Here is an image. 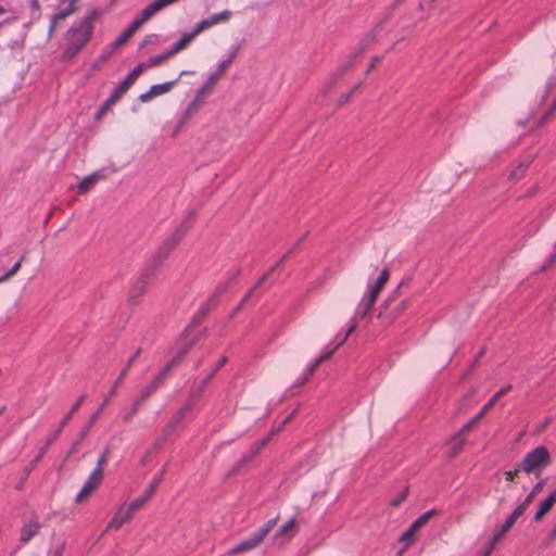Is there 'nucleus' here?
Segmentation results:
<instances>
[{
	"label": "nucleus",
	"mask_w": 556,
	"mask_h": 556,
	"mask_svg": "<svg viewBox=\"0 0 556 556\" xmlns=\"http://www.w3.org/2000/svg\"><path fill=\"white\" fill-rule=\"evenodd\" d=\"M93 16L91 13L88 16L75 22L66 33L65 48L62 54L63 60L74 58L90 40L93 33Z\"/></svg>",
	"instance_id": "obj_1"
},
{
	"label": "nucleus",
	"mask_w": 556,
	"mask_h": 556,
	"mask_svg": "<svg viewBox=\"0 0 556 556\" xmlns=\"http://www.w3.org/2000/svg\"><path fill=\"white\" fill-rule=\"evenodd\" d=\"M140 352H141V350L138 349L135 352V354L128 359V362L126 363L125 367L121 371L118 378L116 379V381L114 382L113 387L111 388L108 396L104 399V401H102V404L99 406L97 412L90 417V419H89L88 424L85 426V428L80 431V433L78 435V439L73 443L72 447L70 448V451H68V453L66 455V458H68L72 454H74L77 451V448L79 447L81 442L88 435L89 430L91 429V427L94 425V422L97 421L99 416L104 410V408H105L106 404L109 403L111 396H113L115 394L118 384L125 378V376L127 375V372H128L129 368L131 367L134 361L139 356Z\"/></svg>",
	"instance_id": "obj_2"
},
{
	"label": "nucleus",
	"mask_w": 556,
	"mask_h": 556,
	"mask_svg": "<svg viewBox=\"0 0 556 556\" xmlns=\"http://www.w3.org/2000/svg\"><path fill=\"white\" fill-rule=\"evenodd\" d=\"M551 464V454L545 446H536L527 453L519 463V468L530 475L540 477L542 471Z\"/></svg>",
	"instance_id": "obj_3"
},
{
	"label": "nucleus",
	"mask_w": 556,
	"mask_h": 556,
	"mask_svg": "<svg viewBox=\"0 0 556 556\" xmlns=\"http://www.w3.org/2000/svg\"><path fill=\"white\" fill-rule=\"evenodd\" d=\"M389 278L390 271L388 268H384L376 279V281L369 287L368 292L364 295L358 306V313L363 317L366 316L371 311L379 293L388 282Z\"/></svg>",
	"instance_id": "obj_4"
},
{
	"label": "nucleus",
	"mask_w": 556,
	"mask_h": 556,
	"mask_svg": "<svg viewBox=\"0 0 556 556\" xmlns=\"http://www.w3.org/2000/svg\"><path fill=\"white\" fill-rule=\"evenodd\" d=\"M187 231V226L182 223L168 238H166L160 245L156 254L151 260V265L156 268L170 254V252L178 245Z\"/></svg>",
	"instance_id": "obj_5"
},
{
	"label": "nucleus",
	"mask_w": 556,
	"mask_h": 556,
	"mask_svg": "<svg viewBox=\"0 0 556 556\" xmlns=\"http://www.w3.org/2000/svg\"><path fill=\"white\" fill-rule=\"evenodd\" d=\"M278 517L268 520L261 529L254 532L248 539L241 541L239 544L230 549L231 554L244 553L255 548L264 540V538L275 528Z\"/></svg>",
	"instance_id": "obj_6"
},
{
	"label": "nucleus",
	"mask_w": 556,
	"mask_h": 556,
	"mask_svg": "<svg viewBox=\"0 0 556 556\" xmlns=\"http://www.w3.org/2000/svg\"><path fill=\"white\" fill-rule=\"evenodd\" d=\"M178 1L179 0H154L141 11L139 16H137L128 27L137 31L142 24L149 21L157 12Z\"/></svg>",
	"instance_id": "obj_7"
},
{
	"label": "nucleus",
	"mask_w": 556,
	"mask_h": 556,
	"mask_svg": "<svg viewBox=\"0 0 556 556\" xmlns=\"http://www.w3.org/2000/svg\"><path fill=\"white\" fill-rule=\"evenodd\" d=\"M142 74V66H136L128 76L121 83V85L113 90L109 99L106 100L103 110L113 105L136 81V79Z\"/></svg>",
	"instance_id": "obj_8"
},
{
	"label": "nucleus",
	"mask_w": 556,
	"mask_h": 556,
	"mask_svg": "<svg viewBox=\"0 0 556 556\" xmlns=\"http://www.w3.org/2000/svg\"><path fill=\"white\" fill-rule=\"evenodd\" d=\"M86 399V395H81L77 402L72 406V408L70 409V412L64 416V418L62 419V421L60 422L58 429L55 431H53L50 437L47 439V442L45 444L43 447H41L36 460L40 459L45 453L47 452V450L49 448V446L54 442V440H56V438L59 437V434L62 432V430L64 429V427L70 422V420L72 419L73 415L79 409L81 403L85 401Z\"/></svg>",
	"instance_id": "obj_9"
},
{
	"label": "nucleus",
	"mask_w": 556,
	"mask_h": 556,
	"mask_svg": "<svg viewBox=\"0 0 556 556\" xmlns=\"http://www.w3.org/2000/svg\"><path fill=\"white\" fill-rule=\"evenodd\" d=\"M103 480V472L99 470H92L87 480L85 481L83 488L77 493L75 502L81 503L87 500L101 484Z\"/></svg>",
	"instance_id": "obj_10"
},
{
	"label": "nucleus",
	"mask_w": 556,
	"mask_h": 556,
	"mask_svg": "<svg viewBox=\"0 0 556 556\" xmlns=\"http://www.w3.org/2000/svg\"><path fill=\"white\" fill-rule=\"evenodd\" d=\"M511 389V386H506L502 389H500L490 400L489 402L482 407V409L472 417L467 424L463 426V431H469L497 402L498 399L504 396L509 390Z\"/></svg>",
	"instance_id": "obj_11"
},
{
	"label": "nucleus",
	"mask_w": 556,
	"mask_h": 556,
	"mask_svg": "<svg viewBox=\"0 0 556 556\" xmlns=\"http://www.w3.org/2000/svg\"><path fill=\"white\" fill-rule=\"evenodd\" d=\"M298 533L295 518H290L286 521L274 535V543L277 545H283L292 540Z\"/></svg>",
	"instance_id": "obj_12"
},
{
	"label": "nucleus",
	"mask_w": 556,
	"mask_h": 556,
	"mask_svg": "<svg viewBox=\"0 0 556 556\" xmlns=\"http://www.w3.org/2000/svg\"><path fill=\"white\" fill-rule=\"evenodd\" d=\"M231 16H232V13L229 10H224L222 12L215 13V14L211 15L210 17L200 21L195 25V33H202L217 24L226 23L231 18Z\"/></svg>",
	"instance_id": "obj_13"
},
{
	"label": "nucleus",
	"mask_w": 556,
	"mask_h": 556,
	"mask_svg": "<svg viewBox=\"0 0 556 556\" xmlns=\"http://www.w3.org/2000/svg\"><path fill=\"white\" fill-rule=\"evenodd\" d=\"M132 517L134 514L130 513V510L126 507V504L121 505L114 514L113 518L108 523L105 532L111 530L117 531L124 523L130 521Z\"/></svg>",
	"instance_id": "obj_14"
},
{
	"label": "nucleus",
	"mask_w": 556,
	"mask_h": 556,
	"mask_svg": "<svg viewBox=\"0 0 556 556\" xmlns=\"http://www.w3.org/2000/svg\"><path fill=\"white\" fill-rule=\"evenodd\" d=\"M178 79L179 77L173 81L151 86L147 92L140 94L139 100L141 102H148L154 97L167 93L177 84Z\"/></svg>",
	"instance_id": "obj_15"
},
{
	"label": "nucleus",
	"mask_w": 556,
	"mask_h": 556,
	"mask_svg": "<svg viewBox=\"0 0 556 556\" xmlns=\"http://www.w3.org/2000/svg\"><path fill=\"white\" fill-rule=\"evenodd\" d=\"M190 346L185 348L181 350L177 355L168 362L164 368L152 379L157 386H162L168 374L170 372L172 368L176 363H178L188 352Z\"/></svg>",
	"instance_id": "obj_16"
},
{
	"label": "nucleus",
	"mask_w": 556,
	"mask_h": 556,
	"mask_svg": "<svg viewBox=\"0 0 556 556\" xmlns=\"http://www.w3.org/2000/svg\"><path fill=\"white\" fill-rule=\"evenodd\" d=\"M529 505L530 504L528 503V501L523 500L522 503H520L515 508V510L507 517V519L504 521V523L500 527V528H502V533H507L511 529V527L515 525L517 519L525 514V511L527 510Z\"/></svg>",
	"instance_id": "obj_17"
},
{
	"label": "nucleus",
	"mask_w": 556,
	"mask_h": 556,
	"mask_svg": "<svg viewBox=\"0 0 556 556\" xmlns=\"http://www.w3.org/2000/svg\"><path fill=\"white\" fill-rule=\"evenodd\" d=\"M556 503V489L539 504L534 520L540 521L553 508Z\"/></svg>",
	"instance_id": "obj_18"
},
{
	"label": "nucleus",
	"mask_w": 556,
	"mask_h": 556,
	"mask_svg": "<svg viewBox=\"0 0 556 556\" xmlns=\"http://www.w3.org/2000/svg\"><path fill=\"white\" fill-rule=\"evenodd\" d=\"M200 33H195V27L189 33H185L168 50V54L175 55L184 50Z\"/></svg>",
	"instance_id": "obj_19"
},
{
	"label": "nucleus",
	"mask_w": 556,
	"mask_h": 556,
	"mask_svg": "<svg viewBox=\"0 0 556 556\" xmlns=\"http://www.w3.org/2000/svg\"><path fill=\"white\" fill-rule=\"evenodd\" d=\"M372 41V37L371 36H368L367 38H365L362 42H361V47L357 51H355L354 53H352L349 59L346 60V62L344 64H342L341 66H339L338 68L339 70H343V74L348 73L353 66H354V62L355 60L363 53V51L365 50V48Z\"/></svg>",
	"instance_id": "obj_20"
},
{
	"label": "nucleus",
	"mask_w": 556,
	"mask_h": 556,
	"mask_svg": "<svg viewBox=\"0 0 556 556\" xmlns=\"http://www.w3.org/2000/svg\"><path fill=\"white\" fill-rule=\"evenodd\" d=\"M467 431H463V427L460 430L454 434L450 442L447 443L448 446V454L451 457H454L458 454V452L462 450L463 445L465 444L464 435Z\"/></svg>",
	"instance_id": "obj_21"
},
{
	"label": "nucleus",
	"mask_w": 556,
	"mask_h": 556,
	"mask_svg": "<svg viewBox=\"0 0 556 556\" xmlns=\"http://www.w3.org/2000/svg\"><path fill=\"white\" fill-rule=\"evenodd\" d=\"M39 523L37 521H30L23 526L21 529L20 541L22 543L29 542L39 531Z\"/></svg>",
	"instance_id": "obj_22"
},
{
	"label": "nucleus",
	"mask_w": 556,
	"mask_h": 556,
	"mask_svg": "<svg viewBox=\"0 0 556 556\" xmlns=\"http://www.w3.org/2000/svg\"><path fill=\"white\" fill-rule=\"evenodd\" d=\"M290 252L291 251H289L287 254H285L274 267H271L267 273H265L260 278V280L256 282V285L245 294V296L243 298V300L241 301V303L239 304L237 309H240L242 307L243 303L252 295L254 290L256 288H258L271 275V273L275 270V268L277 266H279L280 264H282L287 260V257L289 256Z\"/></svg>",
	"instance_id": "obj_23"
},
{
	"label": "nucleus",
	"mask_w": 556,
	"mask_h": 556,
	"mask_svg": "<svg viewBox=\"0 0 556 556\" xmlns=\"http://www.w3.org/2000/svg\"><path fill=\"white\" fill-rule=\"evenodd\" d=\"M290 252L291 251H289L287 254H285L274 267H271L267 273H265L260 278V280L256 282V285L245 294V296L243 298V300L241 301V303L239 304L237 309H240L242 307L243 303L252 295L254 290L256 288H258L271 275V273L275 270V268L277 266H279L280 264H282L287 260V257L289 256Z\"/></svg>",
	"instance_id": "obj_24"
},
{
	"label": "nucleus",
	"mask_w": 556,
	"mask_h": 556,
	"mask_svg": "<svg viewBox=\"0 0 556 556\" xmlns=\"http://www.w3.org/2000/svg\"><path fill=\"white\" fill-rule=\"evenodd\" d=\"M290 252L291 251H289L287 254H285L274 267H271L267 273H265L260 278V280L256 282V285L245 294V296L243 298V300L241 301V303L239 304L237 309H240L242 307L243 303L252 295L254 290L256 288H258L271 275V273L275 270V268L277 266H279L280 264H282L287 260V257L289 256Z\"/></svg>",
	"instance_id": "obj_25"
},
{
	"label": "nucleus",
	"mask_w": 556,
	"mask_h": 556,
	"mask_svg": "<svg viewBox=\"0 0 556 556\" xmlns=\"http://www.w3.org/2000/svg\"><path fill=\"white\" fill-rule=\"evenodd\" d=\"M78 0H60V9L56 14V18H66L76 11V4Z\"/></svg>",
	"instance_id": "obj_26"
},
{
	"label": "nucleus",
	"mask_w": 556,
	"mask_h": 556,
	"mask_svg": "<svg viewBox=\"0 0 556 556\" xmlns=\"http://www.w3.org/2000/svg\"><path fill=\"white\" fill-rule=\"evenodd\" d=\"M194 401L195 400L190 396V400L188 401V403L176 413V415L174 416V418L172 419V421L169 422V425L167 427V434L170 431H173L174 428L176 427V425H178L185 418V416L191 409Z\"/></svg>",
	"instance_id": "obj_27"
},
{
	"label": "nucleus",
	"mask_w": 556,
	"mask_h": 556,
	"mask_svg": "<svg viewBox=\"0 0 556 556\" xmlns=\"http://www.w3.org/2000/svg\"><path fill=\"white\" fill-rule=\"evenodd\" d=\"M173 55L168 54V51H166L163 54L155 55L153 58H150L146 62L139 63L137 66H142V72H143L146 68L155 67V66H159V65L165 63Z\"/></svg>",
	"instance_id": "obj_28"
},
{
	"label": "nucleus",
	"mask_w": 556,
	"mask_h": 556,
	"mask_svg": "<svg viewBox=\"0 0 556 556\" xmlns=\"http://www.w3.org/2000/svg\"><path fill=\"white\" fill-rule=\"evenodd\" d=\"M160 388L153 380L147 384L134 400L140 406Z\"/></svg>",
	"instance_id": "obj_29"
},
{
	"label": "nucleus",
	"mask_w": 556,
	"mask_h": 556,
	"mask_svg": "<svg viewBox=\"0 0 556 556\" xmlns=\"http://www.w3.org/2000/svg\"><path fill=\"white\" fill-rule=\"evenodd\" d=\"M343 70L337 68L328 78L326 81L324 89H323V96L326 97L331 89L336 86L337 83H339L343 78Z\"/></svg>",
	"instance_id": "obj_30"
},
{
	"label": "nucleus",
	"mask_w": 556,
	"mask_h": 556,
	"mask_svg": "<svg viewBox=\"0 0 556 556\" xmlns=\"http://www.w3.org/2000/svg\"><path fill=\"white\" fill-rule=\"evenodd\" d=\"M419 529L414 528V523H412L400 536V542L404 543L405 547L413 544L416 540V534Z\"/></svg>",
	"instance_id": "obj_31"
},
{
	"label": "nucleus",
	"mask_w": 556,
	"mask_h": 556,
	"mask_svg": "<svg viewBox=\"0 0 556 556\" xmlns=\"http://www.w3.org/2000/svg\"><path fill=\"white\" fill-rule=\"evenodd\" d=\"M99 176L98 174H91L87 177H85L77 186V190L80 194H84L86 193L87 191H89L93 185L96 184V181L98 180Z\"/></svg>",
	"instance_id": "obj_32"
},
{
	"label": "nucleus",
	"mask_w": 556,
	"mask_h": 556,
	"mask_svg": "<svg viewBox=\"0 0 556 556\" xmlns=\"http://www.w3.org/2000/svg\"><path fill=\"white\" fill-rule=\"evenodd\" d=\"M151 497L147 496V494L143 492L141 496L134 500L129 505H126V507L135 515L137 510H139Z\"/></svg>",
	"instance_id": "obj_33"
},
{
	"label": "nucleus",
	"mask_w": 556,
	"mask_h": 556,
	"mask_svg": "<svg viewBox=\"0 0 556 556\" xmlns=\"http://www.w3.org/2000/svg\"><path fill=\"white\" fill-rule=\"evenodd\" d=\"M434 515H437V511L434 509L424 513L413 522L414 528H417L420 530L430 520V518L433 517Z\"/></svg>",
	"instance_id": "obj_34"
},
{
	"label": "nucleus",
	"mask_w": 556,
	"mask_h": 556,
	"mask_svg": "<svg viewBox=\"0 0 556 556\" xmlns=\"http://www.w3.org/2000/svg\"><path fill=\"white\" fill-rule=\"evenodd\" d=\"M506 533H502V528H500L492 536L491 541L489 542L488 546L485 547L482 556H490L492 553L495 544L505 535Z\"/></svg>",
	"instance_id": "obj_35"
},
{
	"label": "nucleus",
	"mask_w": 556,
	"mask_h": 556,
	"mask_svg": "<svg viewBox=\"0 0 556 556\" xmlns=\"http://www.w3.org/2000/svg\"><path fill=\"white\" fill-rule=\"evenodd\" d=\"M164 472H165V468H163L161 470V472L156 477L153 478V480L151 481L149 486L144 490V493L147 494V496L151 497L154 494L156 488L159 486L160 482L163 479Z\"/></svg>",
	"instance_id": "obj_36"
},
{
	"label": "nucleus",
	"mask_w": 556,
	"mask_h": 556,
	"mask_svg": "<svg viewBox=\"0 0 556 556\" xmlns=\"http://www.w3.org/2000/svg\"><path fill=\"white\" fill-rule=\"evenodd\" d=\"M217 83H215L211 77H208L205 83L198 89L200 94H204L208 97L214 91L215 86Z\"/></svg>",
	"instance_id": "obj_37"
},
{
	"label": "nucleus",
	"mask_w": 556,
	"mask_h": 556,
	"mask_svg": "<svg viewBox=\"0 0 556 556\" xmlns=\"http://www.w3.org/2000/svg\"><path fill=\"white\" fill-rule=\"evenodd\" d=\"M128 36L127 34H125L124 31L112 42L111 45V51L108 53V55H104L103 59H106L112 52H114L115 50H117L119 47H122L123 45H125L128 40Z\"/></svg>",
	"instance_id": "obj_38"
},
{
	"label": "nucleus",
	"mask_w": 556,
	"mask_h": 556,
	"mask_svg": "<svg viewBox=\"0 0 556 556\" xmlns=\"http://www.w3.org/2000/svg\"><path fill=\"white\" fill-rule=\"evenodd\" d=\"M198 112H199L198 109H194V108H192V105L188 104V106L186 108V110L184 111V113L181 115L178 126L181 127L182 125H185Z\"/></svg>",
	"instance_id": "obj_39"
},
{
	"label": "nucleus",
	"mask_w": 556,
	"mask_h": 556,
	"mask_svg": "<svg viewBox=\"0 0 556 556\" xmlns=\"http://www.w3.org/2000/svg\"><path fill=\"white\" fill-rule=\"evenodd\" d=\"M206 98V96L200 94V92L197 90L194 98L189 102V104L200 111L205 105Z\"/></svg>",
	"instance_id": "obj_40"
},
{
	"label": "nucleus",
	"mask_w": 556,
	"mask_h": 556,
	"mask_svg": "<svg viewBox=\"0 0 556 556\" xmlns=\"http://www.w3.org/2000/svg\"><path fill=\"white\" fill-rule=\"evenodd\" d=\"M362 84H363V83H362V81H359V83H358V84H356V85H355V86H354L350 91H348V92H345V93L341 94V97H340V98H339V100H338V105H339V106H342V105H344L345 103H348V102H349V100L351 99V97L354 94V92H355L356 90H358V89H359V87L362 86Z\"/></svg>",
	"instance_id": "obj_41"
},
{
	"label": "nucleus",
	"mask_w": 556,
	"mask_h": 556,
	"mask_svg": "<svg viewBox=\"0 0 556 556\" xmlns=\"http://www.w3.org/2000/svg\"><path fill=\"white\" fill-rule=\"evenodd\" d=\"M23 260H24V256H22L21 260L17 261L9 271H7L3 276L0 277V283L10 279L12 276H14L20 270Z\"/></svg>",
	"instance_id": "obj_42"
},
{
	"label": "nucleus",
	"mask_w": 556,
	"mask_h": 556,
	"mask_svg": "<svg viewBox=\"0 0 556 556\" xmlns=\"http://www.w3.org/2000/svg\"><path fill=\"white\" fill-rule=\"evenodd\" d=\"M544 483L545 481L544 480H541L539 481L533 488L532 490L530 491V493L528 494V496L525 498V501H528L529 504H531V502L533 501V498L541 493V491L543 490V486H544Z\"/></svg>",
	"instance_id": "obj_43"
},
{
	"label": "nucleus",
	"mask_w": 556,
	"mask_h": 556,
	"mask_svg": "<svg viewBox=\"0 0 556 556\" xmlns=\"http://www.w3.org/2000/svg\"><path fill=\"white\" fill-rule=\"evenodd\" d=\"M140 407H141V406H140L138 403H136V402L134 401V402H132V404H131V406H130V408H129V410H128V412H126V413L122 416V418H123L124 422H129V421L134 418V416L138 413V410H139V408H140Z\"/></svg>",
	"instance_id": "obj_44"
},
{
	"label": "nucleus",
	"mask_w": 556,
	"mask_h": 556,
	"mask_svg": "<svg viewBox=\"0 0 556 556\" xmlns=\"http://www.w3.org/2000/svg\"><path fill=\"white\" fill-rule=\"evenodd\" d=\"M269 439H270V437H267V438L258 441L257 443H255L252 447L251 455L245 457V459H251L254 455L260 453V451L268 443Z\"/></svg>",
	"instance_id": "obj_45"
},
{
	"label": "nucleus",
	"mask_w": 556,
	"mask_h": 556,
	"mask_svg": "<svg viewBox=\"0 0 556 556\" xmlns=\"http://www.w3.org/2000/svg\"><path fill=\"white\" fill-rule=\"evenodd\" d=\"M210 381H211V379H208V377L206 376L200 382L199 387L192 391L191 397L194 399V400H198Z\"/></svg>",
	"instance_id": "obj_46"
},
{
	"label": "nucleus",
	"mask_w": 556,
	"mask_h": 556,
	"mask_svg": "<svg viewBox=\"0 0 556 556\" xmlns=\"http://www.w3.org/2000/svg\"><path fill=\"white\" fill-rule=\"evenodd\" d=\"M108 455H109V450H104V452L100 455V457L97 460L94 470H99V471L103 472V468L106 463Z\"/></svg>",
	"instance_id": "obj_47"
},
{
	"label": "nucleus",
	"mask_w": 556,
	"mask_h": 556,
	"mask_svg": "<svg viewBox=\"0 0 556 556\" xmlns=\"http://www.w3.org/2000/svg\"><path fill=\"white\" fill-rule=\"evenodd\" d=\"M520 471H522V470L519 468V464H518L515 470H509V471H506V472L504 473L505 479H506L507 481H513V480L515 479V477H516Z\"/></svg>",
	"instance_id": "obj_48"
},
{
	"label": "nucleus",
	"mask_w": 556,
	"mask_h": 556,
	"mask_svg": "<svg viewBox=\"0 0 556 556\" xmlns=\"http://www.w3.org/2000/svg\"><path fill=\"white\" fill-rule=\"evenodd\" d=\"M62 20L63 18H56L55 13L52 15V18H51L50 25H49V37H51L53 35L56 24L59 23V21H62Z\"/></svg>",
	"instance_id": "obj_49"
},
{
	"label": "nucleus",
	"mask_w": 556,
	"mask_h": 556,
	"mask_svg": "<svg viewBox=\"0 0 556 556\" xmlns=\"http://www.w3.org/2000/svg\"><path fill=\"white\" fill-rule=\"evenodd\" d=\"M356 325L355 324H352L348 329H346V332L344 334V337L337 343V345L334 346V349L339 348L340 345H342L345 340L348 339V337L354 331Z\"/></svg>",
	"instance_id": "obj_50"
},
{
	"label": "nucleus",
	"mask_w": 556,
	"mask_h": 556,
	"mask_svg": "<svg viewBox=\"0 0 556 556\" xmlns=\"http://www.w3.org/2000/svg\"><path fill=\"white\" fill-rule=\"evenodd\" d=\"M208 312V305H204L200 308L199 313L193 317V323L200 321L202 317H204Z\"/></svg>",
	"instance_id": "obj_51"
},
{
	"label": "nucleus",
	"mask_w": 556,
	"mask_h": 556,
	"mask_svg": "<svg viewBox=\"0 0 556 556\" xmlns=\"http://www.w3.org/2000/svg\"><path fill=\"white\" fill-rule=\"evenodd\" d=\"M406 494H407V489L404 490L399 496H396L395 498H393L391 501V505L392 506H399L406 497Z\"/></svg>",
	"instance_id": "obj_52"
},
{
	"label": "nucleus",
	"mask_w": 556,
	"mask_h": 556,
	"mask_svg": "<svg viewBox=\"0 0 556 556\" xmlns=\"http://www.w3.org/2000/svg\"><path fill=\"white\" fill-rule=\"evenodd\" d=\"M523 168H525V165L523 164H520L519 167L517 169H515L511 174H510V178L511 179H518L522 176L523 174Z\"/></svg>",
	"instance_id": "obj_53"
},
{
	"label": "nucleus",
	"mask_w": 556,
	"mask_h": 556,
	"mask_svg": "<svg viewBox=\"0 0 556 556\" xmlns=\"http://www.w3.org/2000/svg\"><path fill=\"white\" fill-rule=\"evenodd\" d=\"M225 72H223L219 67L216 68L214 73H212L208 77H211L215 83H218L223 77Z\"/></svg>",
	"instance_id": "obj_54"
},
{
	"label": "nucleus",
	"mask_w": 556,
	"mask_h": 556,
	"mask_svg": "<svg viewBox=\"0 0 556 556\" xmlns=\"http://www.w3.org/2000/svg\"><path fill=\"white\" fill-rule=\"evenodd\" d=\"M225 72H223L219 67L216 68L214 73H212L208 77H211L215 83H218L223 77Z\"/></svg>",
	"instance_id": "obj_55"
},
{
	"label": "nucleus",
	"mask_w": 556,
	"mask_h": 556,
	"mask_svg": "<svg viewBox=\"0 0 556 556\" xmlns=\"http://www.w3.org/2000/svg\"><path fill=\"white\" fill-rule=\"evenodd\" d=\"M157 40H159L157 35H155V34L148 35L143 40V45L155 43V42H157Z\"/></svg>",
	"instance_id": "obj_56"
},
{
	"label": "nucleus",
	"mask_w": 556,
	"mask_h": 556,
	"mask_svg": "<svg viewBox=\"0 0 556 556\" xmlns=\"http://www.w3.org/2000/svg\"><path fill=\"white\" fill-rule=\"evenodd\" d=\"M334 350L336 349L333 348L332 350L328 351L327 353L320 355L318 358L315 359L316 363L320 365L324 361L328 359L332 355Z\"/></svg>",
	"instance_id": "obj_57"
},
{
	"label": "nucleus",
	"mask_w": 556,
	"mask_h": 556,
	"mask_svg": "<svg viewBox=\"0 0 556 556\" xmlns=\"http://www.w3.org/2000/svg\"><path fill=\"white\" fill-rule=\"evenodd\" d=\"M334 350L336 349L333 348L332 350L328 351L327 353L320 355L318 358L315 359L316 363L320 365L324 361L328 359L332 355Z\"/></svg>",
	"instance_id": "obj_58"
},
{
	"label": "nucleus",
	"mask_w": 556,
	"mask_h": 556,
	"mask_svg": "<svg viewBox=\"0 0 556 556\" xmlns=\"http://www.w3.org/2000/svg\"><path fill=\"white\" fill-rule=\"evenodd\" d=\"M556 258V255L553 253L544 263V265L542 266L541 268V271L545 270L546 268H548L555 261Z\"/></svg>",
	"instance_id": "obj_59"
},
{
	"label": "nucleus",
	"mask_w": 556,
	"mask_h": 556,
	"mask_svg": "<svg viewBox=\"0 0 556 556\" xmlns=\"http://www.w3.org/2000/svg\"><path fill=\"white\" fill-rule=\"evenodd\" d=\"M556 258V255L553 253L544 263V265L542 266L541 268V271L545 270L546 268H548L555 261Z\"/></svg>",
	"instance_id": "obj_60"
},
{
	"label": "nucleus",
	"mask_w": 556,
	"mask_h": 556,
	"mask_svg": "<svg viewBox=\"0 0 556 556\" xmlns=\"http://www.w3.org/2000/svg\"><path fill=\"white\" fill-rule=\"evenodd\" d=\"M379 62H380V58L379 56L371 58L370 63L368 64L366 73H369L371 70H374L375 66L377 65V63H379Z\"/></svg>",
	"instance_id": "obj_61"
},
{
	"label": "nucleus",
	"mask_w": 556,
	"mask_h": 556,
	"mask_svg": "<svg viewBox=\"0 0 556 556\" xmlns=\"http://www.w3.org/2000/svg\"><path fill=\"white\" fill-rule=\"evenodd\" d=\"M231 64V60L230 59H226L224 61H222L217 67H219L223 72H226V70L228 68V66Z\"/></svg>",
	"instance_id": "obj_62"
},
{
	"label": "nucleus",
	"mask_w": 556,
	"mask_h": 556,
	"mask_svg": "<svg viewBox=\"0 0 556 556\" xmlns=\"http://www.w3.org/2000/svg\"><path fill=\"white\" fill-rule=\"evenodd\" d=\"M318 366H319V364H317L316 361H314V363L311 365V367L307 370V374H306V377H305L304 381L307 380L313 375V372L315 371V369Z\"/></svg>",
	"instance_id": "obj_63"
},
{
	"label": "nucleus",
	"mask_w": 556,
	"mask_h": 556,
	"mask_svg": "<svg viewBox=\"0 0 556 556\" xmlns=\"http://www.w3.org/2000/svg\"><path fill=\"white\" fill-rule=\"evenodd\" d=\"M318 366H319V364H317L316 361H314V363L311 365V367L307 370V374H306V377H305L304 381L307 380L313 375V372L315 371V369Z\"/></svg>",
	"instance_id": "obj_64"
}]
</instances>
